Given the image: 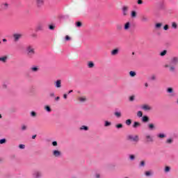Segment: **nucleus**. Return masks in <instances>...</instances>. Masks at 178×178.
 Wrapping results in <instances>:
<instances>
[{
  "mask_svg": "<svg viewBox=\"0 0 178 178\" xmlns=\"http://www.w3.org/2000/svg\"><path fill=\"white\" fill-rule=\"evenodd\" d=\"M77 100L79 101V102H81V103L86 102L87 97H86V96L79 97L77 98Z\"/></svg>",
  "mask_w": 178,
  "mask_h": 178,
  "instance_id": "f8f14e48",
  "label": "nucleus"
},
{
  "mask_svg": "<svg viewBox=\"0 0 178 178\" xmlns=\"http://www.w3.org/2000/svg\"><path fill=\"white\" fill-rule=\"evenodd\" d=\"M170 63L172 65H174L175 66H176V65H177V63H178V57L174 56V57L171 58Z\"/></svg>",
  "mask_w": 178,
  "mask_h": 178,
  "instance_id": "6e6552de",
  "label": "nucleus"
},
{
  "mask_svg": "<svg viewBox=\"0 0 178 178\" xmlns=\"http://www.w3.org/2000/svg\"><path fill=\"white\" fill-rule=\"evenodd\" d=\"M172 29H177V24L176 22H172Z\"/></svg>",
  "mask_w": 178,
  "mask_h": 178,
  "instance_id": "37998d69",
  "label": "nucleus"
},
{
  "mask_svg": "<svg viewBox=\"0 0 178 178\" xmlns=\"http://www.w3.org/2000/svg\"><path fill=\"white\" fill-rule=\"evenodd\" d=\"M8 6H9V4H8V3L1 4L2 9H8Z\"/></svg>",
  "mask_w": 178,
  "mask_h": 178,
  "instance_id": "cd10ccee",
  "label": "nucleus"
},
{
  "mask_svg": "<svg viewBox=\"0 0 178 178\" xmlns=\"http://www.w3.org/2000/svg\"><path fill=\"white\" fill-rule=\"evenodd\" d=\"M37 8H42L45 1L44 0H35Z\"/></svg>",
  "mask_w": 178,
  "mask_h": 178,
  "instance_id": "423d86ee",
  "label": "nucleus"
},
{
  "mask_svg": "<svg viewBox=\"0 0 178 178\" xmlns=\"http://www.w3.org/2000/svg\"><path fill=\"white\" fill-rule=\"evenodd\" d=\"M167 52L168 51L166 50H163L162 52L160 53L161 56H165V55H166Z\"/></svg>",
  "mask_w": 178,
  "mask_h": 178,
  "instance_id": "a19ab883",
  "label": "nucleus"
},
{
  "mask_svg": "<svg viewBox=\"0 0 178 178\" xmlns=\"http://www.w3.org/2000/svg\"><path fill=\"white\" fill-rule=\"evenodd\" d=\"M6 143V139L3 138L0 140V144H5Z\"/></svg>",
  "mask_w": 178,
  "mask_h": 178,
  "instance_id": "de8ad7c7",
  "label": "nucleus"
},
{
  "mask_svg": "<svg viewBox=\"0 0 178 178\" xmlns=\"http://www.w3.org/2000/svg\"><path fill=\"white\" fill-rule=\"evenodd\" d=\"M63 98H64V99H67V95L64 94L63 95Z\"/></svg>",
  "mask_w": 178,
  "mask_h": 178,
  "instance_id": "680f3d73",
  "label": "nucleus"
},
{
  "mask_svg": "<svg viewBox=\"0 0 178 178\" xmlns=\"http://www.w3.org/2000/svg\"><path fill=\"white\" fill-rule=\"evenodd\" d=\"M163 29L164 30H169V25H168V24L165 25L164 27H163Z\"/></svg>",
  "mask_w": 178,
  "mask_h": 178,
  "instance_id": "5fc2aeb1",
  "label": "nucleus"
},
{
  "mask_svg": "<svg viewBox=\"0 0 178 178\" xmlns=\"http://www.w3.org/2000/svg\"><path fill=\"white\" fill-rule=\"evenodd\" d=\"M141 126V123L138 122H134V124L132 125V127L134 129H137V127H140Z\"/></svg>",
  "mask_w": 178,
  "mask_h": 178,
  "instance_id": "a211bd4d",
  "label": "nucleus"
},
{
  "mask_svg": "<svg viewBox=\"0 0 178 178\" xmlns=\"http://www.w3.org/2000/svg\"><path fill=\"white\" fill-rule=\"evenodd\" d=\"M27 129V127L26 125H22V130H26Z\"/></svg>",
  "mask_w": 178,
  "mask_h": 178,
  "instance_id": "bf43d9fd",
  "label": "nucleus"
},
{
  "mask_svg": "<svg viewBox=\"0 0 178 178\" xmlns=\"http://www.w3.org/2000/svg\"><path fill=\"white\" fill-rule=\"evenodd\" d=\"M140 21L142 23H148L149 22V18L147 15H142L140 17Z\"/></svg>",
  "mask_w": 178,
  "mask_h": 178,
  "instance_id": "9d476101",
  "label": "nucleus"
},
{
  "mask_svg": "<svg viewBox=\"0 0 178 178\" xmlns=\"http://www.w3.org/2000/svg\"><path fill=\"white\" fill-rule=\"evenodd\" d=\"M131 24L129 22H127L124 26V30L127 31L130 29Z\"/></svg>",
  "mask_w": 178,
  "mask_h": 178,
  "instance_id": "412c9836",
  "label": "nucleus"
},
{
  "mask_svg": "<svg viewBox=\"0 0 178 178\" xmlns=\"http://www.w3.org/2000/svg\"><path fill=\"white\" fill-rule=\"evenodd\" d=\"M137 116H138V118H143V111H138Z\"/></svg>",
  "mask_w": 178,
  "mask_h": 178,
  "instance_id": "72a5a7b5",
  "label": "nucleus"
},
{
  "mask_svg": "<svg viewBox=\"0 0 178 178\" xmlns=\"http://www.w3.org/2000/svg\"><path fill=\"white\" fill-rule=\"evenodd\" d=\"M165 173H169L170 172V167L169 166H165L164 169Z\"/></svg>",
  "mask_w": 178,
  "mask_h": 178,
  "instance_id": "c85d7f7f",
  "label": "nucleus"
},
{
  "mask_svg": "<svg viewBox=\"0 0 178 178\" xmlns=\"http://www.w3.org/2000/svg\"><path fill=\"white\" fill-rule=\"evenodd\" d=\"M145 87H148V83H145Z\"/></svg>",
  "mask_w": 178,
  "mask_h": 178,
  "instance_id": "774afa93",
  "label": "nucleus"
},
{
  "mask_svg": "<svg viewBox=\"0 0 178 178\" xmlns=\"http://www.w3.org/2000/svg\"><path fill=\"white\" fill-rule=\"evenodd\" d=\"M70 37H69V35H66L65 36V40L66 41H70Z\"/></svg>",
  "mask_w": 178,
  "mask_h": 178,
  "instance_id": "052dcab7",
  "label": "nucleus"
},
{
  "mask_svg": "<svg viewBox=\"0 0 178 178\" xmlns=\"http://www.w3.org/2000/svg\"><path fill=\"white\" fill-rule=\"evenodd\" d=\"M115 116H116L117 118H121L122 113L121 112H115Z\"/></svg>",
  "mask_w": 178,
  "mask_h": 178,
  "instance_id": "c9c22d12",
  "label": "nucleus"
},
{
  "mask_svg": "<svg viewBox=\"0 0 178 178\" xmlns=\"http://www.w3.org/2000/svg\"><path fill=\"white\" fill-rule=\"evenodd\" d=\"M59 99H60V97H57L55 98V101H59Z\"/></svg>",
  "mask_w": 178,
  "mask_h": 178,
  "instance_id": "0e129e2a",
  "label": "nucleus"
},
{
  "mask_svg": "<svg viewBox=\"0 0 178 178\" xmlns=\"http://www.w3.org/2000/svg\"><path fill=\"white\" fill-rule=\"evenodd\" d=\"M151 80H156V76H155V75H152V76H151Z\"/></svg>",
  "mask_w": 178,
  "mask_h": 178,
  "instance_id": "6e6d98bb",
  "label": "nucleus"
},
{
  "mask_svg": "<svg viewBox=\"0 0 178 178\" xmlns=\"http://www.w3.org/2000/svg\"><path fill=\"white\" fill-rule=\"evenodd\" d=\"M79 130H85V131H88V127L86 125H82L80 128Z\"/></svg>",
  "mask_w": 178,
  "mask_h": 178,
  "instance_id": "393cba45",
  "label": "nucleus"
},
{
  "mask_svg": "<svg viewBox=\"0 0 178 178\" xmlns=\"http://www.w3.org/2000/svg\"><path fill=\"white\" fill-rule=\"evenodd\" d=\"M140 166L141 167L145 166V161H140Z\"/></svg>",
  "mask_w": 178,
  "mask_h": 178,
  "instance_id": "09e8293b",
  "label": "nucleus"
},
{
  "mask_svg": "<svg viewBox=\"0 0 178 178\" xmlns=\"http://www.w3.org/2000/svg\"><path fill=\"white\" fill-rule=\"evenodd\" d=\"M147 128L149 130H155V125L152 123H149L147 124Z\"/></svg>",
  "mask_w": 178,
  "mask_h": 178,
  "instance_id": "6ab92c4d",
  "label": "nucleus"
},
{
  "mask_svg": "<svg viewBox=\"0 0 178 178\" xmlns=\"http://www.w3.org/2000/svg\"><path fill=\"white\" fill-rule=\"evenodd\" d=\"M129 75L131 76V77H136V72L130 71L129 72Z\"/></svg>",
  "mask_w": 178,
  "mask_h": 178,
  "instance_id": "7c9ffc66",
  "label": "nucleus"
},
{
  "mask_svg": "<svg viewBox=\"0 0 178 178\" xmlns=\"http://www.w3.org/2000/svg\"><path fill=\"white\" fill-rule=\"evenodd\" d=\"M129 101H131V102L134 101V96H131L129 97Z\"/></svg>",
  "mask_w": 178,
  "mask_h": 178,
  "instance_id": "13d9d810",
  "label": "nucleus"
},
{
  "mask_svg": "<svg viewBox=\"0 0 178 178\" xmlns=\"http://www.w3.org/2000/svg\"><path fill=\"white\" fill-rule=\"evenodd\" d=\"M31 116H32V118H35V116H37V113L35 111L31 112Z\"/></svg>",
  "mask_w": 178,
  "mask_h": 178,
  "instance_id": "79ce46f5",
  "label": "nucleus"
},
{
  "mask_svg": "<svg viewBox=\"0 0 178 178\" xmlns=\"http://www.w3.org/2000/svg\"><path fill=\"white\" fill-rule=\"evenodd\" d=\"M145 176H147V177H149V176H152V172H151V171H146L145 172Z\"/></svg>",
  "mask_w": 178,
  "mask_h": 178,
  "instance_id": "c756f323",
  "label": "nucleus"
},
{
  "mask_svg": "<svg viewBox=\"0 0 178 178\" xmlns=\"http://www.w3.org/2000/svg\"><path fill=\"white\" fill-rule=\"evenodd\" d=\"M49 30H55V26L54 25H49Z\"/></svg>",
  "mask_w": 178,
  "mask_h": 178,
  "instance_id": "8fccbe9b",
  "label": "nucleus"
},
{
  "mask_svg": "<svg viewBox=\"0 0 178 178\" xmlns=\"http://www.w3.org/2000/svg\"><path fill=\"white\" fill-rule=\"evenodd\" d=\"M162 27V23H157L155 24V29H161Z\"/></svg>",
  "mask_w": 178,
  "mask_h": 178,
  "instance_id": "473e14b6",
  "label": "nucleus"
},
{
  "mask_svg": "<svg viewBox=\"0 0 178 178\" xmlns=\"http://www.w3.org/2000/svg\"><path fill=\"white\" fill-rule=\"evenodd\" d=\"M60 87H62V81L60 80H57L55 82V88H60Z\"/></svg>",
  "mask_w": 178,
  "mask_h": 178,
  "instance_id": "4468645a",
  "label": "nucleus"
},
{
  "mask_svg": "<svg viewBox=\"0 0 178 178\" xmlns=\"http://www.w3.org/2000/svg\"><path fill=\"white\" fill-rule=\"evenodd\" d=\"M138 5H143V0H138Z\"/></svg>",
  "mask_w": 178,
  "mask_h": 178,
  "instance_id": "4d7b16f0",
  "label": "nucleus"
},
{
  "mask_svg": "<svg viewBox=\"0 0 178 178\" xmlns=\"http://www.w3.org/2000/svg\"><path fill=\"white\" fill-rule=\"evenodd\" d=\"M129 9H130V8L128 6H124L122 7V10L123 16H129Z\"/></svg>",
  "mask_w": 178,
  "mask_h": 178,
  "instance_id": "39448f33",
  "label": "nucleus"
},
{
  "mask_svg": "<svg viewBox=\"0 0 178 178\" xmlns=\"http://www.w3.org/2000/svg\"><path fill=\"white\" fill-rule=\"evenodd\" d=\"M52 155L55 158H59V156H62V152H60L59 150H53Z\"/></svg>",
  "mask_w": 178,
  "mask_h": 178,
  "instance_id": "0eeeda50",
  "label": "nucleus"
},
{
  "mask_svg": "<svg viewBox=\"0 0 178 178\" xmlns=\"http://www.w3.org/2000/svg\"><path fill=\"white\" fill-rule=\"evenodd\" d=\"M26 55L27 56H29V58H33V56L35 55V49L33 46L29 45L26 47Z\"/></svg>",
  "mask_w": 178,
  "mask_h": 178,
  "instance_id": "f257e3e1",
  "label": "nucleus"
},
{
  "mask_svg": "<svg viewBox=\"0 0 178 178\" xmlns=\"http://www.w3.org/2000/svg\"><path fill=\"white\" fill-rule=\"evenodd\" d=\"M125 123L127 126H130V124H131V120L130 119H128L125 121Z\"/></svg>",
  "mask_w": 178,
  "mask_h": 178,
  "instance_id": "e433bc0d",
  "label": "nucleus"
},
{
  "mask_svg": "<svg viewBox=\"0 0 178 178\" xmlns=\"http://www.w3.org/2000/svg\"><path fill=\"white\" fill-rule=\"evenodd\" d=\"M38 70H40L38 66H33L30 68V71L32 72V73H37Z\"/></svg>",
  "mask_w": 178,
  "mask_h": 178,
  "instance_id": "ddd939ff",
  "label": "nucleus"
},
{
  "mask_svg": "<svg viewBox=\"0 0 178 178\" xmlns=\"http://www.w3.org/2000/svg\"><path fill=\"white\" fill-rule=\"evenodd\" d=\"M142 122L143 123H147V122H149V118H148V116H147V115H144L142 118Z\"/></svg>",
  "mask_w": 178,
  "mask_h": 178,
  "instance_id": "f3484780",
  "label": "nucleus"
},
{
  "mask_svg": "<svg viewBox=\"0 0 178 178\" xmlns=\"http://www.w3.org/2000/svg\"><path fill=\"white\" fill-rule=\"evenodd\" d=\"M95 66V64H94V63L92 61H89L88 63V67H89V69H92Z\"/></svg>",
  "mask_w": 178,
  "mask_h": 178,
  "instance_id": "5701e85b",
  "label": "nucleus"
},
{
  "mask_svg": "<svg viewBox=\"0 0 178 178\" xmlns=\"http://www.w3.org/2000/svg\"><path fill=\"white\" fill-rule=\"evenodd\" d=\"M131 17L132 19H136V17H137V12L134 11V10H132L131 12Z\"/></svg>",
  "mask_w": 178,
  "mask_h": 178,
  "instance_id": "4be33fe9",
  "label": "nucleus"
},
{
  "mask_svg": "<svg viewBox=\"0 0 178 178\" xmlns=\"http://www.w3.org/2000/svg\"><path fill=\"white\" fill-rule=\"evenodd\" d=\"M167 92H168L169 94H172V92H173V88H168L167 89Z\"/></svg>",
  "mask_w": 178,
  "mask_h": 178,
  "instance_id": "ea45409f",
  "label": "nucleus"
},
{
  "mask_svg": "<svg viewBox=\"0 0 178 178\" xmlns=\"http://www.w3.org/2000/svg\"><path fill=\"white\" fill-rule=\"evenodd\" d=\"M71 92H73V90H71L68 92V94H71Z\"/></svg>",
  "mask_w": 178,
  "mask_h": 178,
  "instance_id": "338daca9",
  "label": "nucleus"
},
{
  "mask_svg": "<svg viewBox=\"0 0 178 178\" xmlns=\"http://www.w3.org/2000/svg\"><path fill=\"white\" fill-rule=\"evenodd\" d=\"M166 144H172L173 143V139L172 138H168L165 141Z\"/></svg>",
  "mask_w": 178,
  "mask_h": 178,
  "instance_id": "2f4dec72",
  "label": "nucleus"
},
{
  "mask_svg": "<svg viewBox=\"0 0 178 178\" xmlns=\"http://www.w3.org/2000/svg\"><path fill=\"white\" fill-rule=\"evenodd\" d=\"M44 109H45V111H47V112H51V111H52V110L51 109V107H49V106H44Z\"/></svg>",
  "mask_w": 178,
  "mask_h": 178,
  "instance_id": "4c0bfd02",
  "label": "nucleus"
},
{
  "mask_svg": "<svg viewBox=\"0 0 178 178\" xmlns=\"http://www.w3.org/2000/svg\"><path fill=\"white\" fill-rule=\"evenodd\" d=\"M95 177L96 178H99V177H101V175L99 174H96Z\"/></svg>",
  "mask_w": 178,
  "mask_h": 178,
  "instance_id": "e2e57ef3",
  "label": "nucleus"
},
{
  "mask_svg": "<svg viewBox=\"0 0 178 178\" xmlns=\"http://www.w3.org/2000/svg\"><path fill=\"white\" fill-rule=\"evenodd\" d=\"M116 29H117V30H118V31L122 30V25L118 24L117 26H116Z\"/></svg>",
  "mask_w": 178,
  "mask_h": 178,
  "instance_id": "49530a36",
  "label": "nucleus"
},
{
  "mask_svg": "<svg viewBox=\"0 0 178 178\" xmlns=\"http://www.w3.org/2000/svg\"><path fill=\"white\" fill-rule=\"evenodd\" d=\"M127 140H128V141H134V143H138V141H140V138L137 135L135 136L133 135H129L127 137Z\"/></svg>",
  "mask_w": 178,
  "mask_h": 178,
  "instance_id": "7ed1b4c3",
  "label": "nucleus"
},
{
  "mask_svg": "<svg viewBox=\"0 0 178 178\" xmlns=\"http://www.w3.org/2000/svg\"><path fill=\"white\" fill-rule=\"evenodd\" d=\"M129 159L131 161H134L136 159V156H134V154L129 155Z\"/></svg>",
  "mask_w": 178,
  "mask_h": 178,
  "instance_id": "58836bf2",
  "label": "nucleus"
},
{
  "mask_svg": "<svg viewBox=\"0 0 178 178\" xmlns=\"http://www.w3.org/2000/svg\"><path fill=\"white\" fill-rule=\"evenodd\" d=\"M22 37H23V34H22V33H14L13 35V38L15 42H17L19 41V40H20V38H22Z\"/></svg>",
  "mask_w": 178,
  "mask_h": 178,
  "instance_id": "20e7f679",
  "label": "nucleus"
},
{
  "mask_svg": "<svg viewBox=\"0 0 178 178\" xmlns=\"http://www.w3.org/2000/svg\"><path fill=\"white\" fill-rule=\"evenodd\" d=\"M145 140L146 143H153L154 138H152L151 135L146 134L145 136Z\"/></svg>",
  "mask_w": 178,
  "mask_h": 178,
  "instance_id": "1a4fd4ad",
  "label": "nucleus"
},
{
  "mask_svg": "<svg viewBox=\"0 0 178 178\" xmlns=\"http://www.w3.org/2000/svg\"><path fill=\"white\" fill-rule=\"evenodd\" d=\"M141 108L143 111H152V106L148 104H143Z\"/></svg>",
  "mask_w": 178,
  "mask_h": 178,
  "instance_id": "9b49d317",
  "label": "nucleus"
},
{
  "mask_svg": "<svg viewBox=\"0 0 178 178\" xmlns=\"http://www.w3.org/2000/svg\"><path fill=\"white\" fill-rule=\"evenodd\" d=\"M118 54H119V49H115L111 51V55L113 56H115V55H118Z\"/></svg>",
  "mask_w": 178,
  "mask_h": 178,
  "instance_id": "aec40b11",
  "label": "nucleus"
},
{
  "mask_svg": "<svg viewBox=\"0 0 178 178\" xmlns=\"http://www.w3.org/2000/svg\"><path fill=\"white\" fill-rule=\"evenodd\" d=\"M164 67L165 69H168L169 72H171L172 73L176 72V67L172 63H170L169 64L164 65Z\"/></svg>",
  "mask_w": 178,
  "mask_h": 178,
  "instance_id": "f03ea898",
  "label": "nucleus"
},
{
  "mask_svg": "<svg viewBox=\"0 0 178 178\" xmlns=\"http://www.w3.org/2000/svg\"><path fill=\"white\" fill-rule=\"evenodd\" d=\"M33 176L35 178H40L41 176H42V174H41V172L40 171H36L34 172Z\"/></svg>",
  "mask_w": 178,
  "mask_h": 178,
  "instance_id": "2eb2a0df",
  "label": "nucleus"
},
{
  "mask_svg": "<svg viewBox=\"0 0 178 178\" xmlns=\"http://www.w3.org/2000/svg\"><path fill=\"white\" fill-rule=\"evenodd\" d=\"M44 29V25H42V24H38L37 26V30L40 31V30H43Z\"/></svg>",
  "mask_w": 178,
  "mask_h": 178,
  "instance_id": "b1692460",
  "label": "nucleus"
},
{
  "mask_svg": "<svg viewBox=\"0 0 178 178\" xmlns=\"http://www.w3.org/2000/svg\"><path fill=\"white\" fill-rule=\"evenodd\" d=\"M158 138H165L166 134H159L157 135Z\"/></svg>",
  "mask_w": 178,
  "mask_h": 178,
  "instance_id": "bb28decb",
  "label": "nucleus"
},
{
  "mask_svg": "<svg viewBox=\"0 0 178 178\" xmlns=\"http://www.w3.org/2000/svg\"><path fill=\"white\" fill-rule=\"evenodd\" d=\"M7 60H8V56L0 57V62H2L3 63H6Z\"/></svg>",
  "mask_w": 178,
  "mask_h": 178,
  "instance_id": "dca6fc26",
  "label": "nucleus"
},
{
  "mask_svg": "<svg viewBox=\"0 0 178 178\" xmlns=\"http://www.w3.org/2000/svg\"><path fill=\"white\" fill-rule=\"evenodd\" d=\"M35 137H37V135H33V136H32L33 140L35 139Z\"/></svg>",
  "mask_w": 178,
  "mask_h": 178,
  "instance_id": "69168bd1",
  "label": "nucleus"
},
{
  "mask_svg": "<svg viewBox=\"0 0 178 178\" xmlns=\"http://www.w3.org/2000/svg\"><path fill=\"white\" fill-rule=\"evenodd\" d=\"M115 127H116L117 129H122V127H123V124H118L115 125Z\"/></svg>",
  "mask_w": 178,
  "mask_h": 178,
  "instance_id": "c03bdc74",
  "label": "nucleus"
},
{
  "mask_svg": "<svg viewBox=\"0 0 178 178\" xmlns=\"http://www.w3.org/2000/svg\"><path fill=\"white\" fill-rule=\"evenodd\" d=\"M57 145H58V142H56V141L52 142V146L53 147H56Z\"/></svg>",
  "mask_w": 178,
  "mask_h": 178,
  "instance_id": "603ef678",
  "label": "nucleus"
},
{
  "mask_svg": "<svg viewBox=\"0 0 178 178\" xmlns=\"http://www.w3.org/2000/svg\"><path fill=\"white\" fill-rule=\"evenodd\" d=\"M1 88L3 90H6V88H8V85H6V83H3Z\"/></svg>",
  "mask_w": 178,
  "mask_h": 178,
  "instance_id": "a18cd8bd",
  "label": "nucleus"
},
{
  "mask_svg": "<svg viewBox=\"0 0 178 178\" xmlns=\"http://www.w3.org/2000/svg\"><path fill=\"white\" fill-rule=\"evenodd\" d=\"M111 124H112L111 122H110L108 121H105V124H104L105 127H109V126H111Z\"/></svg>",
  "mask_w": 178,
  "mask_h": 178,
  "instance_id": "f704fd0d",
  "label": "nucleus"
},
{
  "mask_svg": "<svg viewBox=\"0 0 178 178\" xmlns=\"http://www.w3.org/2000/svg\"><path fill=\"white\" fill-rule=\"evenodd\" d=\"M25 147L26 146L24 145H19V148H20V149H24Z\"/></svg>",
  "mask_w": 178,
  "mask_h": 178,
  "instance_id": "3c124183",
  "label": "nucleus"
},
{
  "mask_svg": "<svg viewBox=\"0 0 178 178\" xmlns=\"http://www.w3.org/2000/svg\"><path fill=\"white\" fill-rule=\"evenodd\" d=\"M75 26H76V27L80 28L83 26V23L80 21H78V22H75Z\"/></svg>",
  "mask_w": 178,
  "mask_h": 178,
  "instance_id": "a878e982",
  "label": "nucleus"
},
{
  "mask_svg": "<svg viewBox=\"0 0 178 178\" xmlns=\"http://www.w3.org/2000/svg\"><path fill=\"white\" fill-rule=\"evenodd\" d=\"M49 97H51V98H54V97H55V93L54 92H50L49 93Z\"/></svg>",
  "mask_w": 178,
  "mask_h": 178,
  "instance_id": "864d4df0",
  "label": "nucleus"
}]
</instances>
